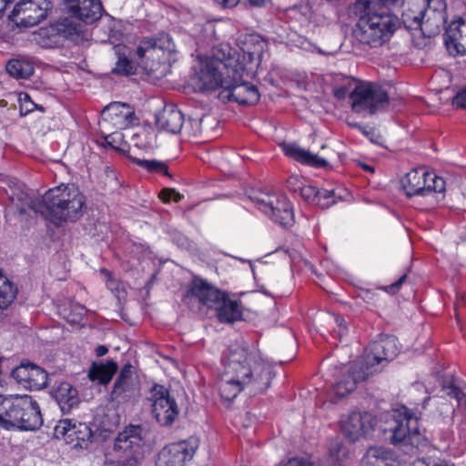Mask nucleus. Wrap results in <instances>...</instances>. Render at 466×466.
<instances>
[{
    "instance_id": "nucleus-16",
    "label": "nucleus",
    "mask_w": 466,
    "mask_h": 466,
    "mask_svg": "<svg viewBox=\"0 0 466 466\" xmlns=\"http://www.w3.org/2000/svg\"><path fill=\"white\" fill-rule=\"evenodd\" d=\"M151 412L161 426H170L178 416L179 409L169 390L162 385L156 384L150 391Z\"/></svg>"
},
{
    "instance_id": "nucleus-53",
    "label": "nucleus",
    "mask_w": 466,
    "mask_h": 466,
    "mask_svg": "<svg viewBox=\"0 0 466 466\" xmlns=\"http://www.w3.org/2000/svg\"><path fill=\"white\" fill-rule=\"evenodd\" d=\"M13 0H0V19L2 18L6 7Z\"/></svg>"
},
{
    "instance_id": "nucleus-49",
    "label": "nucleus",
    "mask_w": 466,
    "mask_h": 466,
    "mask_svg": "<svg viewBox=\"0 0 466 466\" xmlns=\"http://www.w3.org/2000/svg\"><path fill=\"white\" fill-rule=\"evenodd\" d=\"M284 466H312L308 460L303 458H292L289 459Z\"/></svg>"
},
{
    "instance_id": "nucleus-44",
    "label": "nucleus",
    "mask_w": 466,
    "mask_h": 466,
    "mask_svg": "<svg viewBox=\"0 0 466 466\" xmlns=\"http://www.w3.org/2000/svg\"><path fill=\"white\" fill-rule=\"evenodd\" d=\"M160 199L165 203H169L170 201L178 202L181 200L182 196L180 193L176 191L174 188H164L159 193Z\"/></svg>"
},
{
    "instance_id": "nucleus-51",
    "label": "nucleus",
    "mask_w": 466,
    "mask_h": 466,
    "mask_svg": "<svg viewBox=\"0 0 466 466\" xmlns=\"http://www.w3.org/2000/svg\"><path fill=\"white\" fill-rule=\"evenodd\" d=\"M218 5L223 8H231L236 6L239 0H214Z\"/></svg>"
},
{
    "instance_id": "nucleus-58",
    "label": "nucleus",
    "mask_w": 466,
    "mask_h": 466,
    "mask_svg": "<svg viewBox=\"0 0 466 466\" xmlns=\"http://www.w3.org/2000/svg\"><path fill=\"white\" fill-rule=\"evenodd\" d=\"M359 129L366 136V137H369L370 136V133L366 130L365 127H361L360 126H358Z\"/></svg>"
},
{
    "instance_id": "nucleus-23",
    "label": "nucleus",
    "mask_w": 466,
    "mask_h": 466,
    "mask_svg": "<svg viewBox=\"0 0 466 466\" xmlns=\"http://www.w3.org/2000/svg\"><path fill=\"white\" fill-rule=\"evenodd\" d=\"M136 121L133 108L124 103L114 102L106 106L101 113L100 127L106 129L112 126L116 129H127Z\"/></svg>"
},
{
    "instance_id": "nucleus-47",
    "label": "nucleus",
    "mask_w": 466,
    "mask_h": 466,
    "mask_svg": "<svg viewBox=\"0 0 466 466\" xmlns=\"http://www.w3.org/2000/svg\"><path fill=\"white\" fill-rule=\"evenodd\" d=\"M303 184L304 183L301 178L297 175L291 176L288 179V187L294 192H297L299 190V187L303 186Z\"/></svg>"
},
{
    "instance_id": "nucleus-10",
    "label": "nucleus",
    "mask_w": 466,
    "mask_h": 466,
    "mask_svg": "<svg viewBox=\"0 0 466 466\" xmlns=\"http://www.w3.org/2000/svg\"><path fill=\"white\" fill-rule=\"evenodd\" d=\"M400 183L408 197H434L435 202L439 201V196L445 191L444 179L425 167L411 169L401 178Z\"/></svg>"
},
{
    "instance_id": "nucleus-26",
    "label": "nucleus",
    "mask_w": 466,
    "mask_h": 466,
    "mask_svg": "<svg viewBox=\"0 0 466 466\" xmlns=\"http://www.w3.org/2000/svg\"><path fill=\"white\" fill-rule=\"evenodd\" d=\"M444 43L451 55L466 54V20L460 18L448 25Z\"/></svg>"
},
{
    "instance_id": "nucleus-43",
    "label": "nucleus",
    "mask_w": 466,
    "mask_h": 466,
    "mask_svg": "<svg viewBox=\"0 0 466 466\" xmlns=\"http://www.w3.org/2000/svg\"><path fill=\"white\" fill-rule=\"evenodd\" d=\"M125 135L119 131H113L105 136V141L106 144L116 149H122V143L124 141Z\"/></svg>"
},
{
    "instance_id": "nucleus-24",
    "label": "nucleus",
    "mask_w": 466,
    "mask_h": 466,
    "mask_svg": "<svg viewBox=\"0 0 466 466\" xmlns=\"http://www.w3.org/2000/svg\"><path fill=\"white\" fill-rule=\"evenodd\" d=\"M52 8L49 0H21L14 8L15 15L20 16V24L35 26L39 24Z\"/></svg>"
},
{
    "instance_id": "nucleus-22",
    "label": "nucleus",
    "mask_w": 466,
    "mask_h": 466,
    "mask_svg": "<svg viewBox=\"0 0 466 466\" xmlns=\"http://www.w3.org/2000/svg\"><path fill=\"white\" fill-rule=\"evenodd\" d=\"M11 375L25 390H39L48 386V373L30 362H22L12 370Z\"/></svg>"
},
{
    "instance_id": "nucleus-11",
    "label": "nucleus",
    "mask_w": 466,
    "mask_h": 466,
    "mask_svg": "<svg viewBox=\"0 0 466 466\" xmlns=\"http://www.w3.org/2000/svg\"><path fill=\"white\" fill-rule=\"evenodd\" d=\"M238 45L239 51L231 47V56L238 59L233 64L235 75L239 76L243 73L256 74L262 61L266 41L259 35L248 34L240 36Z\"/></svg>"
},
{
    "instance_id": "nucleus-7",
    "label": "nucleus",
    "mask_w": 466,
    "mask_h": 466,
    "mask_svg": "<svg viewBox=\"0 0 466 466\" xmlns=\"http://www.w3.org/2000/svg\"><path fill=\"white\" fill-rule=\"evenodd\" d=\"M43 424L39 404L30 395H0V427L6 431H35Z\"/></svg>"
},
{
    "instance_id": "nucleus-56",
    "label": "nucleus",
    "mask_w": 466,
    "mask_h": 466,
    "mask_svg": "<svg viewBox=\"0 0 466 466\" xmlns=\"http://www.w3.org/2000/svg\"><path fill=\"white\" fill-rule=\"evenodd\" d=\"M359 165L361 167V168L365 171H368L370 173L374 172V167L369 164L361 163L360 162Z\"/></svg>"
},
{
    "instance_id": "nucleus-27",
    "label": "nucleus",
    "mask_w": 466,
    "mask_h": 466,
    "mask_svg": "<svg viewBox=\"0 0 466 466\" xmlns=\"http://www.w3.org/2000/svg\"><path fill=\"white\" fill-rule=\"evenodd\" d=\"M189 293L192 297L198 299L202 305L215 309L220 305L226 296L219 289L210 286L201 279H193Z\"/></svg>"
},
{
    "instance_id": "nucleus-33",
    "label": "nucleus",
    "mask_w": 466,
    "mask_h": 466,
    "mask_svg": "<svg viewBox=\"0 0 466 466\" xmlns=\"http://www.w3.org/2000/svg\"><path fill=\"white\" fill-rule=\"evenodd\" d=\"M218 318L221 322H234L241 318L240 306L237 301L228 299L226 296L217 308Z\"/></svg>"
},
{
    "instance_id": "nucleus-28",
    "label": "nucleus",
    "mask_w": 466,
    "mask_h": 466,
    "mask_svg": "<svg viewBox=\"0 0 466 466\" xmlns=\"http://www.w3.org/2000/svg\"><path fill=\"white\" fill-rule=\"evenodd\" d=\"M156 123L161 130L177 134L182 129L184 116L176 106L168 105L157 116Z\"/></svg>"
},
{
    "instance_id": "nucleus-41",
    "label": "nucleus",
    "mask_w": 466,
    "mask_h": 466,
    "mask_svg": "<svg viewBox=\"0 0 466 466\" xmlns=\"http://www.w3.org/2000/svg\"><path fill=\"white\" fill-rule=\"evenodd\" d=\"M17 100L20 105L21 112L28 114L37 108V105L31 99V96L25 92H20L17 95Z\"/></svg>"
},
{
    "instance_id": "nucleus-52",
    "label": "nucleus",
    "mask_w": 466,
    "mask_h": 466,
    "mask_svg": "<svg viewBox=\"0 0 466 466\" xmlns=\"http://www.w3.org/2000/svg\"><path fill=\"white\" fill-rule=\"evenodd\" d=\"M299 46H300V48L307 50V51H310V52H313L316 49L315 46H313L310 42H309L306 39H304L300 42Z\"/></svg>"
},
{
    "instance_id": "nucleus-54",
    "label": "nucleus",
    "mask_w": 466,
    "mask_h": 466,
    "mask_svg": "<svg viewBox=\"0 0 466 466\" xmlns=\"http://www.w3.org/2000/svg\"><path fill=\"white\" fill-rule=\"evenodd\" d=\"M250 5L255 7L264 6L269 0H248Z\"/></svg>"
},
{
    "instance_id": "nucleus-46",
    "label": "nucleus",
    "mask_w": 466,
    "mask_h": 466,
    "mask_svg": "<svg viewBox=\"0 0 466 466\" xmlns=\"http://www.w3.org/2000/svg\"><path fill=\"white\" fill-rule=\"evenodd\" d=\"M334 319V322L337 325L338 330H334V332L339 336L342 337L346 334L347 327H346V321L343 318L336 315H332Z\"/></svg>"
},
{
    "instance_id": "nucleus-42",
    "label": "nucleus",
    "mask_w": 466,
    "mask_h": 466,
    "mask_svg": "<svg viewBox=\"0 0 466 466\" xmlns=\"http://www.w3.org/2000/svg\"><path fill=\"white\" fill-rule=\"evenodd\" d=\"M300 196L309 203L316 205V200H318V188L311 185L299 186V190Z\"/></svg>"
},
{
    "instance_id": "nucleus-4",
    "label": "nucleus",
    "mask_w": 466,
    "mask_h": 466,
    "mask_svg": "<svg viewBox=\"0 0 466 466\" xmlns=\"http://www.w3.org/2000/svg\"><path fill=\"white\" fill-rule=\"evenodd\" d=\"M398 339L392 335H380L365 350L361 359L339 369L329 395L336 401L352 392L360 381L380 370V366L392 360L399 353Z\"/></svg>"
},
{
    "instance_id": "nucleus-5",
    "label": "nucleus",
    "mask_w": 466,
    "mask_h": 466,
    "mask_svg": "<svg viewBox=\"0 0 466 466\" xmlns=\"http://www.w3.org/2000/svg\"><path fill=\"white\" fill-rule=\"evenodd\" d=\"M403 4L404 0H357L360 17L354 29L355 38L373 48L390 41L400 26V19L390 7Z\"/></svg>"
},
{
    "instance_id": "nucleus-31",
    "label": "nucleus",
    "mask_w": 466,
    "mask_h": 466,
    "mask_svg": "<svg viewBox=\"0 0 466 466\" xmlns=\"http://www.w3.org/2000/svg\"><path fill=\"white\" fill-rule=\"evenodd\" d=\"M117 369L118 365L113 360L106 362H93L88 370V378L91 381L106 385L112 380Z\"/></svg>"
},
{
    "instance_id": "nucleus-39",
    "label": "nucleus",
    "mask_w": 466,
    "mask_h": 466,
    "mask_svg": "<svg viewBox=\"0 0 466 466\" xmlns=\"http://www.w3.org/2000/svg\"><path fill=\"white\" fill-rule=\"evenodd\" d=\"M72 311L67 313L66 309H64L63 317L66 320L71 324H80L84 319L86 309L79 304L71 305Z\"/></svg>"
},
{
    "instance_id": "nucleus-6",
    "label": "nucleus",
    "mask_w": 466,
    "mask_h": 466,
    "mask_svg": "<svg viewBox=\"0 0 466 466\" xmlns=\"http://www.w3.org/2000/svg\"><path fill=\"white\" fill-rule=\"evenodd\" d=\"M236 62L238 59L231 56V46L228 43L213 47L211 56L198 58V67L192 77L194 89L208 92L221 88L225 91Z\"/></svg>"
},
{
    "instance_id": "nucleus-36",
    "label": "nucleus",
    "mask_w": 466,
    "mask_h": 466,
    "mask_svg": "<svg viewBox=\"0 0 466 466\" xmlns=\"http://www.w3.org/2000/svg\"><path fill=\"white\" fill-rule=\"evenodd\" d=\"M360 79L351 76H342L341 83L337 84L333 87L334 96L339 100L350 97V93L355 90V86L359 84Z\"/></svg>"
},
{
    "instance_id": "nucleus-48",
    "label": "nucleus",
    "mask_w": 466,
    "mask_h": 466,
    "mask_svg": "<svg viewBox=\"0 0 466 466\" xmlns=\"http://www.w3.org/2000/svg\"><path fill=\"white\" fill-rule=\"evenodd\" d=\"M453 104L457 106L466 108V88L462 89L454 96Z\"/></svg>"
},
{
    "instance_id": "nucleus-25",
    "label": "nucleus",
    "mask_w": 466,
    "mask_h": 466,
    "mask_svg": "<svg viewBox=\"0 0 466 466\" xmlns=\"http://www.w3.org/2000/svg\"><path fill=\"white\" fill-rule=\"evenodd\" d=\"M65 6L71 15L86 24L97 21L103 13L100 0H65Z\"/></svg>"
},
{
    "instance_id": "nucleus-2",
    "label": "nucleus",
    "mask_w": 466,
    "mask_h": 466,
    "mask_svg": "<svg viewBox=\"0 0 466 466\" xmlns=\"http://www.w3.org/2000/svg\"><path fill=\"white\" fill-rule=\"evenodd\" d=\"M273 378V367L257 350L236 347L222 360L218 382L220 398L230 402L245 389L253 393L267 390Z\"/></svg>"
},
{
    "instance_id": "nucleus-35",
    "label": "nucleus",
    "mask_w": 466,
    "mask_h": 466,
    "mask_svg": "<svg viewBox=\"0 0 466 466\" xmlns=\"http://www.w3.org/2000/svg\"><path fill=\"white\" fill-rule=\"evenodd\" d=\"M17 289L13 283L0 274V309L7 308L15 299Z\"/></svg>"
},
{
    "instance_id": "nucleus-38",
    "label": "nucleus",
    "mask_w": 466,
    "mask_h": 466,
    "mask_svg": "<svg viewBox=\"0 0 466 466\" xmlns=\"http://www.w3.org/2000/svg\"><path fill=\"white\" fill-rule=\"evenodd\" d=\"M134 161L149 172L168 175L167 167L163 162L147 159H135Z\"/></svg>"
},
{
    "instance_id": "nucleus-34",
    "label": "nucleus",
    "mask_w": 466,
    "mask_h": 466,
    "mask_svg": "<svg viewBox=\"0 0 466 466\" xmlns=\"http://www.w3.org/2000/svg\"><path fill=\"white\" fill-rule=\"evenodd\" d=\"M6 71L15 78H28L34 73V66L28 60L12 59L6 65Z\"/></svg>"
},
{
    "instance_id": "nucleus-8",
    "label": "nucleus",
    "mask_w": 466,
    "mask_h": 466,
    "mask_svg": "<svg viewBox=\"0 0 466 466\" xmlns=\"http://www.w3.org/2000/svg\"><path fill=\"white\" fill-rule=\"evenodd\" d=\"M390 424L383 429V432L392 444L417 449L427 444L417 416L407 407L394 410Z\"/></svg>"
},
{
    "instance_id": "nucleus-13",
    "label": "nucleus",
    "mask_w": 466,
    "mask_h": 466,
    "mask_svg": "<svg viewBox=\"0 0 466 466\" xmlns=\"http://www.w3.org/2000/svg\"><path fill=\"white\" fill-rule=\"evenodd\" d=\"M144 430L130 425L119 432L115 440L114 451L117 456V466H137L146 452Z\"/></svg>"
},
{
    "instance_id": "nucleus-17",
    "label": "nucleus",
    "mask_w": 466,
    "mask_h": 466,
    "mask_svg": "<svg viewBox=\"0 0 466 466\" xmlns=\"http://www.w3.org/2000/svg\"><path fill=\"white\" fill-rule=\"evenodd\" d=\"M339 425L345 438L350 441H356L374 431L376 419L370 412L351 410L341 415Z\"/></svg>"
},
{
    "instance_id": "nucleus-29",
    "label": "nucleus",
    "mask_w": 466,
    "mask_h": 466,
    "mask_svg": "<svg viewBox=\"0 0 466 466\" xmlns=\"http://www.w3.org/2000/svg\"><path fill=\"white\" fill-rule=\"evenodd\" d=\"M280 147L287 157H291L303 165L313 167H321L328 164L325 158L300 147L295 143H283Z\"/></svg>"
},
{
    "instance_id": "nucleus-19",
    "label": "nucleus",
    "mask_w": 466,
    "mask_h": 466,
    "mask_svg": "<svg viewBox=\"0 0 466 466\" xmlns=\"http://www.w3.org/2000/svg\"><path fill=\"white\" fill-rule=\"evenodd\" d=\"M140 396V384L131 364H125L117 375L110 398L117 403H127Z\"/></svg>"
},
{
    "instance_id": "nucleus-14",
    "label": "nucleus",
    "mask_w": 466,
    "mask_h": 466,
    "mask_svg": "<svg viewBox=\"0 0 466 466\" xmlns=\"http://www.w3.org/2000/svg\"><path fill=\"white\" fill-rule=\"evenodd\" d=\"M350 95L351 109L364 116L375 114L388 103L387 93L379 86L360 80Z\"/></svg>"
},
{
    "instance_id": "nucleus-32",
    "label": "nucleus",
    "mask_w": 466,
    "mask_h": 466,
    "mask_svg": "<svg viewBox=\"0 0 466 466\" xmlns=\"http://www.w3.org/2000/svg\"><path fill=\"white\" fill-rule=\"evenodd\" d=\"M130 143L138 149L152 150L157 147V133L152 127L139 128L131 134Z\"/></svg>"
},
{
    "instance_id": "nucleus-37",
    "label": "nucleus",
    "mask_w": 466,
    "mask_h": 466,
    "mask_svg": "<svg viewBox=\"0 0 466 466\" xmlns=\"http://www.w3.org/2000/svg\"><path fill=\"white\" fill-rule=\"evenodd\" d=\"M349 451L340 440H335L329 448V456L333 466H343L344 459Z\"/></svg>"
},
{
    "instance_id": "nucleus-18",
    "label": "nucleus",
    "mask_w": 466,
    "mask_h": 466,
    "mask_svg": "<svg viewBox=\"0 0 466 466\" xmlns=\"http://www.w3.org/2000/svg\"><path fill=\"white\" fill-rule=\"evenodd\" d=\"M198 448L195 437L166 445L157 453L156 466H187Z\"/></svg>"
},
{
    "instance_id": "nucleus-40",
    "label": "nucleus",
    "mask_w": 466,
    "mask_h": 466,
    "mask_svg": "<svg viewBox=\"0 0 466 466\" xmlns=\"http://www.w3.org/2000/svg\"><path fill=\"white\" fill-rule=\"evenodd\" d=\"M335 196L333 189H319L318 188V200L316 205L321 208H328L335 204Z\"/></svg>"
},
{
    "instance_id": "nucleus-55",
    "label": "nucleus",
    "mask_w": 466,
    "mask_h": 466,
    "mask_svg": "<svg viewBox=\"0 0 466 466\" xmlns=\"http://www.w3.org/2000/svg\"><path fill=\"white\" fill-rule=\"evenodd\" d=\"M108 350L106 346H98L96 349V354L97 357H102L104 355H106L107 353Z\"/></svg>"
},
{
    "instance_id": "nucleus-20",
    "label": "nucleus",
    "mask_w": 466,
    "mask_h": 466,
    "mask_svg": "<svg viewBox=\"0 0 466 466\" xmlns=\"http://www.w3.org/2000/svg\"><path fill=\"white\" fill-rule=\"evenodd\" d=\"M254 75L255 74L243 73L239 76H237V75H235V69L232 67V75L229 78L228 86L226 87L225 91L220 92V96L228 100H234L238 104H256L260 98L258 89L255 85L249 84L244 80L245 76L249 77Z\"/></svg>"
},
{
    "instance_id": "nucleus-45",
    "label": "nucleus",
    "mask_w": 466,
    "mask_h": 466,
    "mask_svg": "<svg viewBox=\"0 0 466 466\" xmlns=\"http://www.w3.org/2000/svg\"><path fill=\"white\" fill-rule=\"evenodd\" d=\"M405 279H406V276L403 275L394 283L388 285V286L381 287V289H383L385 292H387L389 294H395L399 291L400 286L405 281Z\"/></svg>"
},
{
    "instance_id": "nucleus-30",
    "label": "nucleus",
    "mask_w": 466,
    "mask_h": 466,
    "mask_svg": "<svg viewBox=\"0 0 466 466\" xmlns=\"http://www.w3.org/2000/svg\"><path fill=\"white\" fill-rule=\"evenodd\" d=\"M54 398L64 412L70 411L79 402L77 390L68 382H61L56 387Z\"/></svg>"
},
{
    "instance_id": "nucleus-50",
    "label": "nucleus",
    "mask_w": 466,
    "mask_h": 466,
    "mask_svg": "<svg viewBox=\"0 0 466 466\" xmlns=\"http://www.w3.org/2000/svg\"><path fill=\"white\" fill-rule=\"evenodd\" d=\"M101 273L107 279H106L107 288L112 290L116 289V280L113 279L111 273L106 268H102Z\"/></svg>"
},
{
    "instance_id": "nucleus-12",
    "label": "nucleus",
    "mask_w": 466,
    "mask_h": 466,
    "mask_svg": "<svg viewBox=\"0 0 466 466\" xmlns=\"http://www.w3.org/2000/svg\"><path fill=\"white\" fill-rule=\"evenodd\" d=\"M415 9H408L402 13V22L410 30L421 29L423 26L432 27V33L439 32L446 20V4L444 0H428L427 7L424 3L414 5Z\"/></svg>"
},
{
    "instance_id": "nucleus-15",
    "label": "nucleus",
    "mask_w": 466,
    "mask_h": 466,
    "mask_svg": "<svg viewBox=\"0 0 466 466\" xmlns=\"http://www.w3.org/2000/svg\"><path fill=\"white\" fill-rule=\"evenodd\" d=\"M39 44L46 48H52L63 44L64 39L79 44L85 39L83 26L71 18H61L49 28L42 29L39 33Z\"/></svg>"
},
{
    "instance_id": "nucleus-21",
    "label": "nucleus",
    "mask_w": 466,
    "mask_h": 466,
    "mask_svg": "<svg viewBox=\"0 0 466 466\" xmlns=\"http://www.w3.org/2000/svg\"><path fill=\"white\" fill-rule=\"evenodd\" d=\"M54 436L75 448L83 449L92 438V431L86 423L70 419L60 420L54 429Z\"/></svg>"
},
{
    "instance_id": "nucleus-1",
    "label": "nucleus",
    "mask_w": 466,
    "mask_h": 466,
    "mask_svg": "<svg viewBox=\"0 0 466 466\" xmlns=\"http://www.w3.org/2000/svg\"><path fill=\"white\" fill-rule=\"evenodd\" d=\"M4 187L12 206L20 215L32 212L55 225L74 222L83 215L86 198L74 184L60 185L49 189L41 198L33 199L24 188L15 182L6 183Z\"/></svg>"
},
{
    "instance_id": "nucleus-57",
    "label": "nucleus",
    "mask_w": 466,
    "mask_h": 466,
    "mask_svg": "<svg viewBox=\"0 0 466 466\" xmlns=\"http://www.w3.org/2000/svg\"><path fill=\"white\" fill-rule=\"evenodd\" d=\"M458 300H459V303L466 306V293L462 292V293L458 294Z\"/></svg>"
},
{
    "instance_id": "nucleus-9",
    "label": "nucleus",
    "mask_w": 466,
    "mask_h": 466,
    "mask_svg": "<svg viewBox=\"0 0 466 466\" xmlns=\"http://www.w3.org/2000/svg\"><path fill=\"white\" fill-rule=\"evenodd\" d=\"M257 208L274 223L284 228L295 222L294 208L286 195L274 191H258L251 196Z\"/></svg>"
},
{
    "instance_id": "nucleus-3",
    "label": "nucleus",
    "mask_w": 466,
    "mask_h": 466,
    "mask_svg": "<svg viewBox=\"0 0 466 466\" xmlns=\"http://www.w3.org/2000/svg\"><path fill=\"white\" fill-rule=\"evenodd\" d=\"M108 41L113 45L117 58L113 72L121 76H130L141 67L151 74L161 64H169L174 60L175 45L171 37L161 33L157 37L136 39L124 36L111 29Z\"/></svg>"
}]
</instances>
